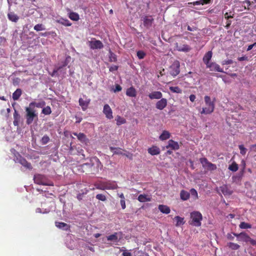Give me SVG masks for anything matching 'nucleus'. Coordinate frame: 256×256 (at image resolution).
<instances>
[{
  "mask_svg": "<svg viewBox=\"0 0 256 256\" xmlns=\"http://www.w3.org/2000/svg\"><path fill=\"white\" fill-rule=\"evenodd\" d=\"M123 256H132V254L130 252H128L127 250H124L122 253Z\"/></svg>",
  "mask_w": 256,
  "mask_h": 256,
  "instance_id": "obj_61",
  "label": "nucleus"
},
{
  "mask_svg": "<svg viewBox=\"0 0 256 256\" xmlns=\"http://www.w3.org/2000/svg\"><path fill=\"white\" fill-rule=\"evenodd\" d=\"M118 234H119V233L116 232L114 234L108 236H107L108 240L112 241L114 242H118ZM120 235H121L122 233L120 232Z\"/></svg>",
  "mask_w": 256,
  "mask_h": 256,
  "instance_id": "obj_29",
  "label": "nucleus"
},
{
  "mask_svg": "<svg viewBox=\"0 0 256 256\" xmlns=\"http://www.w3.org/2000/svg\"><path fill=\"white\" fill-rule=\"evenodd\" d=\"M234 236H236L238 238V240L246 242H248V240L249 238V236L245 232H240V234H236L233 233Z\"/></svg>",
  "mask_w": 256,
  "mask_h": 256,
  "instance_id": "obj_13",
  "label": "nucleus"
},
{
  "mask_svg": "<svg viewBox=\"0 0 256 256\" xmlns=\"http://www.w3.org/2000/svg\"><path fill=\"white\" fill-rule=\"evenodd\" d=\"M138 200L140 202H146L150 201L151 198L148 195L140 194L138 196Z\"/></svg>",
  "mask_w": 256,
  "mask_h": 256,
  "instance_id": "obj_33",
  "label": "nucleus"
},
{
  "mask_svg": "<svg viewBox=\"0 0 256 256\" xmlns=\"http://www.w3.org/2000/svg\"><path fill=\"white\" fill-rule=\"evenodd\" d=\"M96 199L103 202L106 200V196L102 194H96Z\"/></svg>",
  "mask_w": 256,
  "mask_h": 256,
  "instance_id": "obj_51",
  "label": "nucleus"
},
{
  "mask_svg": "<svg viewBox=\"0 0 256 256\" xmlns=\"http://www.w3.org/2000/svg\"><path fill=\"white\" fill-rule=\"evenodd\" d=\"M103 112L107 118L110 120L113 118L112 111L108 104H106L104 106Z\"/></svg>",
  "mask_w": 256,
  "mask_h": 256,
  "instance_id": "obj_9",
  "label": "nucleus"
},
{
  "mask_svg": "<svg viewBox=\"0 0 256 256\" xmlns=\"http://www.w3.org/2000/svg\"><path fill=\"white\" fill-rule=\"evenodd\" d=\"M8 18L13 22H17L19 19V17L14 12H10L8 14Z\"/></svg>",
  "mask_w": 256,
  "mask_h": 256,
  "instance_id": "obj_30",
  "label": "nucleus"
},
{
  "mask_svg": "<svg viewBox=\"0 0 256 256\" xmlns=\"http://www.w3.org/2000/svg\"><path fill=\"white\" fill-rule=\"evenodd\" d=\"M190 218L191 220L189 222L190 224L196 227L202 225V216L200 212L194 211L190 212Z\"/></svg>",
  "mask_w": 256,
  "mask_h": 256,
  "instance_id": "obj_1",
  "label": "nucleus"
},
{
  "mask_svg": "<svg viewBox=\"0 0 256 256\" xmlns=\"http://www.w3.org/2000/svg\"><path fill=\"white\" fill-rule=\"evenodd\" d=\"M162 94L160 92L155 91L148 94V97L151 100L160 99L162 98Z\"/></svg>",
  "mask_w": 256,
  "mask_h": 256,
  "instance_id": "obj_17",
  "label": "nucleus"
},
{
  "mask_svg": "<svg viewBox=\"0 0 256 256\" xmlns=\"http://www.w3.org/2000/svg\"><path fill=\"white\" fill-rule=\"evenodd\" d=\"M180 63L178 60H174L169 68L170 74L173 76L178 75L180 72Z\"/></svg>",
  "mask_w": 256,
  "mask_h": 256,
  "instance_id": "obj_4",
  "label": "nucleus"
},
{
  "mask_svg": "<svg viewBox=\"0 0 256 256\" xmlns=\"http://www.w3.org/2000/svg\"><path fill=\"white\" fill-rule=\"evenodd\" d=\"M256 45V42H254V44H252L249 45L247 48V50L249 51V50H251L253 48V47L254 46H255Z\"/></svg>",
  "mask_w": 256,
  "mask_h": 256,
  "instance_id": "obj_64",
  "label": "nucleus"
},
{
  "mask_svg": "<svg viewBox=\"0 0 256 256\" xmlns=\"http://www.w3.org/2000/svg\"><path fill=\"white\" fill-rule=\"evenodd\" d=\"M34 180L35 184L44 186H54L53 183L47 182L44 176L40 174H36L34 176Z\"/></svg>",
  "mask_w": 256,
  "mask_h": 256,
  "instance_id": "obj_3",
  "label": "nucleus"
},
{
  "mask_svg": "<svg viewBox=\"0 0 256 256\" xmlns=\"http://www.w3.org/2000/svg\"><path fill=\"white\" fill-rule=\"evenodd\" d=\"M42 112L45 115H49L52 113L51 108L50 106H46L42 108Z\"/></svg>",
  "mask_w": 256,
  "mask_h": 256,
  "instance_id": "obj_43",
  "label": "nucleus"
},
{
  "mask_svg": "<svg viewBox=\"0 0 256 256\" xmlns=\"http://www.w3.org/2000/svg\"><path fill=\"white\" fill-rule=\"evenodd\" d=\"M34 30L36 31L44 30L45 28L42 24H37L34 26Z\"/></svg>",
  "mask_w": 256,
  "mask_h": 256,
  "instance_id": "obj_50",
  "label": "nucleus"
},
{
  "mask_svg": "<svg viewBox=\"0 0 256 256\" xmlns=\"http://www.w3.org/2000/svg\"><path fill=\"white\" fill-rule=\"evenodd\" d=\"M190 100L192 102H194L196 98V96L194 94H190Z\"/></svg>",
  "mask_w": 256,
  "mask_h": 256,
  "instance_id": "obj_59",
  "label": "nucleus"
},
{
  "mask_svg": "<svg viewBox=\"0 0 256 256\" xmlns=\"http://www.w3.org/2000/svg\"><path fill=\"white\" fill-rule=\"evenodd\" d=\"M73 134L76 136L78 140L86 144L88 142V140L86 138V136L83 133L80 132L78 134L76 132H74Z\"/></svg>",
  "mask_w": 256,
  "mask_h": 256,
  "instance_id": "obj_16",
  "label": "nucleus"
},
{
  "mask_svg": "<svg viewBox=\"0 0 256 256\" xmlns=\"http://www.w3.org/2000/svg\"><path fill=\"white\" fill-rule=\"evenodd\" d=\"M16 161L20 163L22 166L30 170H32V167L30 163L28 162L24 158H22L21 156H18L16 158Z\"/></svg>",
  "mask_w": 256,
  "mask_h": 256,
  "instance_id": "obj_5",
  "label": "nucleus"
},
{
  "mask_svg": "<svg viewBox=\"0 0 256 256\" xmlns=\"http://www.w3.org/2000/svg\"><path fill=\"white\" fill-rule=\"evenodd\" d=\"M170 90L172 92L177 94L182 93V90L178 86H170Z\"/></svg>",
  "mask_w": 256,
  "mask_h": 256,
  "instance_id": "obj_44",
  "label": "nucleus"
},
{
  "mask_svg": "<svg viewBox=\"0 0 256 256\" xmlns=\"http://www.w3.org/2000/svg\"><path fill=\"white\" fill-rule=\"evenodd\" d=\"M174 219L176 220V226H179L183 225L184 224V218L180 217V216H176Z\"/></svg>",
  "mask_w": 256,
  "mask_h": 256,
  "instance_id": "obj_35",
  "label": "nucleus"
},
{
  "mask_svg": "<svg viewBox=\"0 0 256 256\" xmlns=\"http://www.w3.org/2000/svg\"><path fill=\"white\" fill-rule=\"evenodd\" d=\"M68 17L70 20L74 21H78L80 19L78 14L74 12H70Z\"/></svg>",
  "mask_w": 256,
  "mask_h": 256,
  "instance_id": "obj_36",
  "label": "nucleus"
},
{
  "mask_svg": "<svg viewBox=\"0 0 256 256\" xmlns=\"http://www.w3.org/2000/svg\"><path fill=\"white\" fill-rule=\"evenodd\" d=\"M67 64H68V62L66 61H64V62L62 66H60L58 68H57L56 69H54L53 72L51 74H50L52 77L56 76L57 74L58 71L60 70L61 68H62L63 67L66 66Z\"/></svg>",
  "mask_w": 256,
  "mask_h": 256,
  "instance_id": "obj_37",
  "label": "nucleus"
},
{
  "mask_svg": "<svg viewBox=\"0 0 256 256\" xmlns=\"http://www.w3.org/2000/svg\"><path fill=\"white\" fill-rule=\"evenodd\" d=\"M120 205L122 206V209L126 208V206L125 199L124 200H120Z\"/></svg>",
  "mask_w": 256,
  "mask_h": 256,
  "instance_id": "obj_55",
  "label": "nucleus"
},
{
  "mask_svg": "<svg viewBox=\"0 0 256 256\" xmlns=\"http://www.w3.org/2000/svg\"><path fill=\"white\" fill-rule=\"evenodd\" d=\"M26 123L29 125L33 122L35 118H38V116L35 110L31 106L26 107Z\"/></svg>",
  "mask_w": 256,
  "mask_h": 256,
  "instance_id": "obj_2",
  "label": "nucleus"
},
{
  "mask_svg": "<svg viewBox=\"0 0 256 256\" xmlns=\"http://www.w3.org/2000/svg\"><path fill=\"white\" fill-rule=\"evenodd\" d=\"M190 196V194L189 192L185 190H182L180 192V198L181 200H182L184 201L187 200Z\"/></svg>",
  "mask_w": 256,
  "mask_h": 256,
  "instance_id": "obj_24",
  "label": "nucleus"
},
{
  "mask_svg": "<svg viewBox=\"0 0 256 256\" xmlns=\"http://www.w3.org/2000/svg\"><path fill=\"white\" fill-rule=\"evenodd\" d=\"M238 148L240 150V154L242 156H244L246 152V148L242 144L239 145Z\"/></svg>",
  "mask_w": 256,
  "mask_h": 256,
  "instance_id": "obj_48",
  "label": "nucleus"
},
{
  "mask_svg": "<svg viewBox=\"0 0 256 256\" xmlns=\"http://www.w3.org/2000/svg\"><path fill=\"white\" fill-rule=\"evenodd\" d=\"M96 164V171H98L100 169H101L102 167V165L100 162V160L96 156L93 157L90 159V163H86L84 164V165L86 166H92L94 164Z\"/></svg>",
  "mask_w": 256,
  "mask_h": 256,
  "instance_id": "obj_6",
  "label": "nucleus"
},
{
  "mask_svg": "<svg viewBox=\"0 0 256 256\" xmlns=\"http://www.w3.org/2000/svg\"><path fill=\"white\" fill-rule=\"evenodd\" d=\"M106 190H116L118 188V186L116 182H112L110 181L106 182Z\"/></svg>",
  "mask_w": 256,
  "mask_h": 256,
  "instance_id": "obj_20",
  "label": "nucleus"
},
{
  "mask_svg": "<svg viewBox=\"0 0 256 256\" xmlns=\"http://www.w3.org/2000/svg\"><path fill=\"white\" fill-rule=\"evenodd\" d=\"M200 162L202 164L203 167L206 168L208 164H210V162L208 160V159L206 158H200Z\"/></svg>",
  "mask_w": 256,
  "mask_h": 256,
  "instance_id": "obj_46",
  "label": "nucleus"
},
{
  "mask_svg": "<svg viewBox=\"0 0 256 256\" xmlns=\"http://www.w3.org/2000/svg\"><path fill=\"white\" fill-rule=\"evenodd\" d=\"M56 22L66 26H70L72 25V23L68 20L62 18L56 20Z\"/></svg>",
  "mask_w": 256,
  "mask_h": 256,
  "instance_id": "obj_27",
  "label": "nucleus"
},
{
  "mask_svg": "<svg viewBox=\"0 0 256 256\" xmlns=\"http://www.w3.org/2000/svg\"><path fill=\"white\" fill-rule=\"evenodd\" d=\"M55 224L56 226L59 228L65 230H70V226L66 223L56 222Z\"/></svg>",
  "mask_w": 256,
  "mask_h": 256,
  "instance_id": "obj_21",
  "label": "nucleus"
},
{
  "mask_svg": "<svg viewBox=\"0 0 256 256\" xmlns=\"http://www.w3.org/2000/svg\"><path fill=\"white\" fill-rule=\"evenodd\" d=\"M14 120L13 123L14 126H18L20 120V116L16 110H14Z\"/></svg>",
  "mask_w": 256,
  "mask_h": 256,
  "instance_id": "obj_31",
  "label": "nucleus"
},
{
  "mask_svg": "<svg viewBox=\"0 0 256 256\" xmlns=\"http://www.w3.org/2000/svg\"><path fill=\"white\" fill-rule=\"evenodd\" d=\"M122 88L121 86L119 84H116V88L114 90V92H120L122 90Z\"/></svg>",
  "mask_w": 256,
  "mask_h": 256,
  "instance_id": "obj_60",
  "label": "nucleus"
},
{
  "mask_svg": "<svg viewBox=\"0 0 256 256\" xmlns=\"http://www.w3.org/2000/svg\"><path fill=\"white\" fill-rule=\"evenodd\" d=\"M168 104V100L165 98H161L160 100H158L156 104V107L159 110H162L165 108Z\"/></svg>",
  "mask_w": 256,
  "mask_h": 256,
  "instance_id": "obj_11",
  "label": "nucleus"
},
{
  "mask_svg": "<svg viewBox=\"0 0 256 256\" xmlns=\"http://www.w3.org/2000/svg\"><path fill=\"white\" fill-rule=\"evenodd\" d=\"M116 124L118 126L124 124L126 122V120L122 117L118 116L116 118Z\"/></svg>",
  "mask_w": 256,
  "mask_h": 256,
  "instance_id": "obj_39",
  "label": "nucleus"
},
{
  "mask_svg": "<svg viewBox=\"0 0 256 256\" xmlns=\"http://www.w3.org/2000/svg\"><path fill=\"white\" fill-rule=\"evenodd\" d=\"M170 136V133L167 130H164L162 134L160 136L159 138L161 140H164L168 139Z\"/></svg>",
  "mask_w": 256,
  "mask_h": 256,
  "instance_id": "obj_32",
  "label": "nucleus"
},
{
  "mask_svg": "<svg viewBox=\"0 0 256 256\" xmlns=\"http://www.w3.org/2000/svg\"><path fill=\"white\" fill-rule=\"evenodd\" d=\"M118 69V66H111L110 68V72H114V71H116V70H117Z\"/></svg>",
  "mask_w": 256,
  "mask_h": 256,
  "instance_id": "obj_58",
  "label": "nucleus"
},
{
  "mask_svg": "<svg viewBox=\"0 0 256 256\" xmlns=\"http://www.w3.org/2000/svg\"><path fill=\"white\" fill-rule=\"evenodd\" d=\"M154 20L152 16H145L143 18L144 25L145 27L148 28L152 26Z\"/></svg>",
  "mask_w": 256,
  "mask_h": 256,
  "instance_id": "obj_10",
  "label": "nucleus"
},
{
  "mask_svg": "<svg viewBox=\"0 0 256 256\" xmlns=\"http://www.w3.org/2000/svg\"><path fill=\"white\" fill-rule=\"evenodd\" d=\"M158 210L162 213L166 214H168L170 212V208L168 206L164 204L159 205Z\"/></svg>",
  "mask_w": 256,
  "mask_h": 256,
  "instance_id": "obj_26",
  "label": "nucleus"
},
{
  "mask_svg": "<svg viewBox=\"0 0 256 256\" xmlns=\"http://www.w3.org/2000/svg\"><path fill=\"white\" fill-rule=\"evenodd\" d=\"M239 227L242 229H248L252 228V225L248 223L242 222L240 223Z\"/></svg>",
  "mask_w": 256,
  "mask_h": 256,
  "instance_id": "obj_42",
  "label": "nucleus"
},
{
  "mask_svg": "<svg viewBox=\"0 0 256 256\" xmlns=\"http://www.w3.org/2000/svg\"><path fill=\"white\" fill-rule=\"evenodd\" d=\"M46 106V102L44 100H41L40 102H32L30 104L29 106H36L38 108H42Z\"/></svg>",
  "mask_w": 256,
  "mask_h": 256,
  "instance_id": "obj_28",
  "label": "nucleus"
},
{
  "mask_svg": "<svg viewBox=\"0 0 256 256\" xmlns=\"http://www.w3.org/2000/svg\"><path fill=\"white\" fill-rule=\"evenodd\" d=\"M136 55L139 59H143L146 56V53L142 50L137 52Z\"/></svg>",
  "mask_w": 256,
  "mask_h": 256,
  "instance_id": "obj_49",
  "label": "nucleus"
},
{
  "mask_svg": "<svg viewBox=\"0 0 256 256\" xmlns=\"http://www.w3.org/2000/svg\"><path fill=\"white\" fill-rule=\"evenodd\" d=\"M233 62L232 60H225L223 64H232Z\"/></svg>",
  "mask_w": 256,
  "mask_h": 256,
  "instance_id": "obj_62",
  "label": "nucleus"
},
{
  "mask_svg": "<svg viewBox=\"0 0 256 256\" xmlns=\"http://www.w3.org/2000/svg\"><path fill=\"white\" fill-rule=\"evenodd\" d=\"M84 96L86 97L85 100H84L82 98H80L78 100L79 104L82 107V108L84 111H85L88 108L90 102V98H88L86 96Z\"/></svg>",
  "mask_w": 256,
  "mask_h": 256,
  "instance_id": "obj_8",
  "label": "nucleus"
},
{
  "mask_svg": "<svg viewBox=\"0 0 256 256\" xmlns=\"http://www.w3.org/2000/svg\"><path fill=\"white\" fill-rule=\"evenodd\" d=\"M176 48L179 52H188L191 50V48L188 44H179L178 43L176 44Z\"/></svg>",
  "mask_w": 256,
  "mask_h": 256,
  "instance_id": "obj_12",
  "label": "nucleus"
},
{
  "mask_svg": "<svg viewBox=\"0 0 256 256\" xmlns=\"http://www.w3.org/2000/svg\"><path fill=\"white\" fill-rule=\"evenodd\" d=\"M190 194H191L194 200H196L198 198V194L194 188H191Z\"/></svg>",
  "mask_w": 256,
  "mask_h": 256,
  "instance_id": "obj_40",
  "label": "nucleus"
},
{
  "mask_svg": "<svg viewBox=\"0 0 256 256\" xmlns=\"http://www.w3.org/2000/svg\"><path fill=\"white\" fill-rule=\"evenodd\" d=\"M214 109V106L212 104L210 106H208V107L202 108V110L200 112L202 114H210L212 112Z\"/></svg>",
  "mask_w": 256,
  "mask_h": 256,
  "instance_id": "obj_23",
  "label": "nucleus"
},
{
  "mask_svg": "<svg viewBox=\"0 0 256 256\" xmlns=\"http://www.w3.org/2000/svg\"><path fill=\"white\" fill-rule=\"evenodd\" d=\"M220 190L224 196H230L232 194V192L228 188L226 185H223L220 186Z\"/></svg>",
  "mask_w": 256,
  "mask_h": 256,
  "instance_id": "obj_25",
  "label": "nucleus"
},
{
  "mask_svg": "<svg viewBox=\"0 0 256 256\" xmlns=\"http://www.w3.org/2000/svg\"><path fill=\"white\" fill-rule=\"evenodd\" d=\"M238 60L240 62L244 60H248V57L246 56L241 57H238Z\"/></svg>",
  "mask_w": 256,
  "mask_h": 256,
  "instance_id": "obj_57",
  "label": "nucleus"
},
{
  "mask_svg": "<svg viewBox=\"0 0 256 256\" xmlns=\"http://www.w3.org/2000/svg\"><path fill=\"white\" fill-rule=\"evenodd\" d=\"M117 60L116 56V54L112 52H110V62H115Z\"/></svg>",
  "mask_w": 256,
  "mask_h": 256,
  "instance_id": "obj_54",
  "label": "nucleus"
},
{
  "mask_svg": "<svg viewBox=\"0 0 256 256\" xmlns=\"http://www.w3.org/2000/svg\"><path fill=\"white\" fill-rule=\"evenodd\" d=\"M227 246L232 250H237L240 248V245L234 242H228Z\"/></svg>",
  "mask_w": 256,
  "mask_h": 256,
  "instance_id": "obj_38",
  "label": "nucleus"
},
{
  "mask_svg": "<svg viewBox=\"0 0 256 256\" xmlns=\"http://www.w3.org/2000/svg\"><path fill=\"white\" fill-rule=\"evenodd\" d=\"M207 68H209L211 71H216L218 72H223L224 71L220 66L215 62H211L206 66Z\"/></svg>",
  "mask_w": 256,
  "mask_h": 256,
  "instance_id": "obj_14",
  "label": "nucleus"
},
{
  "mask_svg": "<svg viewBox=\"0 0 256 256\" xmlns=\"http://www.w3.org/2000/svg\"><path fill=\"white\" fill-rule=\"evenodd\" d=\"M89 46L91 49H101L104 47L102 42L100 40H91L89 42Z\"/></svg>",
  "mask_w": 256,
  "mask_h": 256,
  "instance_id": "obj_7",
  "label": "nucleus"
},
{
  "mask_svg": "<svg viewBox=\"0 0 256 256\" xmlns=\"http://www.w3.org/2000/svg\"><path fill=\"white\" fill-rule=\"evenodd\" d=\"M50 140V138L48 136H44L42 138V144H46Z\"/></svg>",
  "mask_w": 256,
  "mask_h": 256,
  "instance_id": "obj_53",
  "label": "nucleus"
},
{
  "mask_svg": "<svg viewBox=\"0 0 256 256\" xmlns=\"http://www.w3.org/2000/svg\"><path fill=\"white\" fill-rule=\"evenodd\" d=\"M204 102L207 106H210L212 104L214 106V103L211 102L210 98L209 96H204Z\"/></svg>",
  "mask_w": 256,
  "mask_h": 256,
  "instance_id": "obj_45",
  "label": "nucleus"
},
{
  "mask_svg": "<svg viewBox=\"0 0 256 256\" xmlns=\"http://www.w3.org/2000/svg\"><path fill=\"white\" fill-rule=\"evenodd\" d=\"M206 168L208 170H214L216 169V164H212V162H210V164H208Z\"/></svg>",
  "mask_w": 256,
  "mask_h": 256,
  "instance_id": "obj_52",
  "label": "nucleus"
},
{
  "mask_svg": "<svg viewBox=\"0 0 256 256\" xmlns=\"http://www.w3.org/2000/svg\"><path fill=\"white\" fill-rule=\"evenodd\" d=\"M126 95L130 97H136V88L132 86L128 88L126 90Z\"/></svg>",
  "mask_w": 256,
  "mask_h": 256,
  "instance_id": "obj_18",
  "label": "nucleus"
},
{
  "mask_svg": "<svg viewBox=\"0 0 256 256\" xmlns=\"http://www.w3.org/2000/svg\"><path fill=\"white\" fill-rule=\"evenodd\" d=\"M212 52L211 51L208 52L203 58V62L207 66L211 62H210L212 58Z\"/></svg>",
  "mask_w": 256,
  "mask_h": 256,
  "instance_id": "obj_19",
  "label": "nucleus"
},
{
  "mask_svg": "<svg viewBox=\"0 0 256 256\" xmlns=\"http://www.w3.org/2000/svg\"><path fill=\"white\" fill-rule=\"evenodd\" d=\"M248 242H250L251 244L253 246H256V240H253L249 237Z\"/></svg>",
  "mask_w": 256,
  "mask_h": 256,
  "instance_id": "obj_56",
  "label": "nucleus"
},
{
  "mask_svg": "<svg viewBox=\"0 0 256 256\" xmlns=\"http://www.w3.org/2000/svg\"><path fill=\"white\" fill-rule=\"evenodd\" d=\"M238 168V164L236 162H233L228 167V169L234 172L237 171Z\"/></svg>",
  "mask_w": 256,
  "mask_h": 256,
  "instance_id": "obj_41",
  "label": "nucleus"
},
{
  "mask_svg": "<svg viewBox=\"0 0 256 256\" xmlns=\"http://www.w3.org/2000/svg\"><path fill=\"white\" fill-rule=\"evenodd\" d=\"M95 186H96V188L98 190H106L105 182H102L100 183L96 184Z\"/></svg>",
  "mask_w": 256,
  "mask_h": 256,
  "instance_id": "obj_47",
  "label": "nucleus"
},
{
  "mask_svg": "<svg viewBox=\"0 0 256 256\" xmlns=\"http://www.w3.org/2000/svg\"><path fill=\"white\" fill-rule=\"evenodd\" d=\"M22 94V90L20 88H18L12 94V98L14 100H18Z\"/></svg>",
  "mask_w": 256,
  "mask_h": 256,
  "instance_id": "obj_34",
  "label": "nucleus"
},
{
  "mask_svg": "<svg viewBox=\"0 0 256 256\" xmlns=\"http://www.w3.org/2000/svg\"><path fill=\"white\" fill-rule=\"evenodd\" d=\"M148 152L152 156L157 155L160 153V148L156 146H152L148 148Z\"/></svg>",
  "mask_w": 256,
  "mask_h": 256,
  "instance_id": "obj_22",
  "label": "nucleus"
},
{
  "mask_svg": "<svg viewBox=\"0 0 256 256\" xmlns=\"http://www.w3.org/2000/svg\"><path fill=\"white\" fill-rule=\"evenodd\" d=\"M166 148H170L172 150H178L180 148V146L178 142L170 140L168 142V145L166 146Z\"/></svg>",
  "mask_w": 256,
  "mask_h": 256,
  "instance_id": "obj_15",
  "label": "nucleus"
},
{
  "mask_svg": "<svg viewBox=\"0 0 256 256\" xmlns=\"http://www.w3.org/2000/svg\"><path fill=\"white\" fill-rule=\"evenodd\" d=\"M250 150L254 151V152H256V144L252 145L250 146Z\"/></svg>",
  "mask_w": 256,
  "mask_h": 256,
  "instance_id": "obj_63",
  "label": "nucleus"
}]
</instances>
